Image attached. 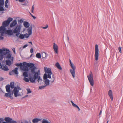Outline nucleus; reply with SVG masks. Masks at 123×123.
<instances>
[{
    "label": "nucleus",
    "mask_w": 123,
    "mask_h": 123,
    "mask_svg": "<svg viewBox=\"0 0 123 123\" xmlns=\"http://www.w3.org/2000/svg\"><path fill=\"white\" fill-rule=\"evenodd\" d=\"M36 68L35 67H33V68H31V71L32 73L33 74L34 78L30 77L29 78L30 81L32 83H34L35 82V80L37 79V81L40 84H41V82L43 81L42 78L40 76V73L39 70L37 71V72H35V70Z\"/></svg>",
    "instance_id": "1"
},
{
    "label": "nucleus",
    "mask_w": 123,
    "mask_h": 123,
    "mask_svg": "<svg viewBox=\"0 0 123 123\" xmlns=\"http://www.w3.org/2000/svg\"><path fill=\"white\" fill-rule=\"evenodd\" d=\"M21 90V89L18 86L17 87H15L13 91V93L14 94L15 97H17L19 95V90Z\"/></svg>",
    "instance_id": "2"
},
{
    "label": "nucleus",
    "mask_w": 123,
    "mask_h": 123,
    "mask_svg": "<svg viewBox=\"0 0 123 123\" xmlns=\"http://www.w3.org/2000/svg\"><path fill=\"white\" fill-rule=\"evenodd\" d=\"M91 86H93L94 85V81L93 75L91 72L89 75L87 76Z\"/></svg>",
    "instance_id": "3"
},
{
    "label": "nucleus",
    "mask_w": 123,
    "mask_h": 123,
    "mask_svg": "<svg viewBox=\"0 0 123 123\" xmlns=\"http://www.w3.org/2000/svg\"><path fill=\"white\" fill-rule=\"evenodd\" d=\"M70 65L72 68V69H70V71L72 76L74 79V78L75 74V70L76 69V67L73 64L71 65Z\"/></svg>",
    "instance_id": "4"
},
{
    "label": "nucleus",
    "mask_w": 123,
    "mask_h": 123,
    "mask_svg": "<svg viewBox=\"0 0 123 123\" xmlns=\"http://www.w3.org/2000/svg\"><path fill=\"white\" fill-rule=\"evenodd\" d=\"M95 60L97 61L98 59L99 56L98 46L97 44H96L95 45Z\"/></svg>",
    "instance_id": "5"
},
{
    "label": "nucleus",
    "mask_w": 123,
    "mask_h": 123,
    "mask_svg": "<svg viewBox=\"0 0 123 123\" xmlns=\"http://www.w3.org/2000/svg\"><path fill=\"white\" fill-rule=\"evenodd\" d=\"M21 67V69L27 72L29 70L28 68L26 65L27 63L25 62H23V63Z\"/></svg>",
    "instance_id": "6"
},
{
    "label": "nucleus",
    "mask_w": 123,
    "mask_h": 123,
    "mask_svg": "<svg viewBox=\"0 0 123 123\" xmlns=\"http://www.w3.org/2000/svg\"><path fill=\"white\" fill-rule=\"evenodd\" d=\"M21 26L20 25H18L13 30L14 33H20V31Z\"/></svg>",
    "instance_id": "7"
},
{
    "label": "nucleus",
    "mask_w": 123,
    "mask_h": 123,
    "mask_svg": "<svg viewBox=\"0 0 123 123\" xmlns=\"http://www.w3.org/2000/svg\"><path fill=\"white\" fill-rule=\"evenodd\" d=\"M32 26H30L27 29V31L28 32V34H26L25 35V37L26 38H28L30 35H31L32 34Z\"/></svg>",
    "instance_id": "8"
},
{
    "label": "nucleus",
    "mask_w": 123,
    "mask_h": 123,
    "mask_svg": "<svg viewBox=\"0 0 123 123\" xmlns=\"http://www.w3.org/2000/svg\"><path fill=\"white\" fill-rule=\"evenodd\" d=\"M18 68H16L14 69L12 71L9 72V74L10 75H12L14 74L17 75L18 74Z\"/></svg>",
    "instance_id": "9"
},
{
    "label": "nucleus",
    "mask_w": 123,
    "mask_h": 123,
    "mask_svg": "<svg viewBox=\"0 0 123 123\" xmlns=\"http://www.w3.org/2000/svg\"><path fill=\"white\" fill-rule=\"evenodd\" d=\"M6 30V28L3 26H1L0 27V35L1 36H3Z\"/></svg>",
    "instance_id": "10"
},
{
    "label": "nucleus",
    "mask_w": 123,
    "mask_h": 123,
    "mask_svg": "<svg viewBox=\"0 0 123 123\" xmlns=\"http://www.w3.org/2000/svg\"><path fill=\"white\" fill-rule=\"evenodd\" d=\"M44 71L45 73H47L48 74H52V73L51 71V69L50 68H48L47 70V68L46 67H45L44 68Z\"/></svg>",
    "instance_id": "11"
},
{
    "label": "nucleus",
    "mask_w": 123,
    "mask_h": 123,
    "mask_svg": "<svg viewBox=\"0 0 123 123\" xmlns=\"http://www.w3.org/2000/svg\"><path fill=\"white\" fill-rule=\"evenodd\" d=\"M53 48L54 49L55 52L56 54H58V45L55 43H54L53 46Z\"/></svg>",
    "instance_id": "12"
},
{
    "label": "nucleus",
    "mask_w": 123,
    "mask_h": 123,
    "mask_svg": "<svg viewBox=\"0 0 123 123\" xmlns=\"http://www.w3.org/2000/svg\"><path fill=\"white\" fill-rule=\"evenodd\" d=\"M17 22L16 20H13L10 25V27L12 28L15 26L17 24Z\"/></svg>",
    "instance_id": "13"
},
{
    "label": "nucleus",
    "mask_w": 123,
    "mask_h": 123,
    "mask_svg": "<svg viewBox=\"0 0 123 123\" xmlns=\"http://www.w3.org/2000/svg\"><path fill=\"white\" fill-rule=\"evenodd\" d=\"M4 120L6 121V122L11 123L12 120V119L9 117H6L5 118Z\"/></svg>",
    "instance_id": "14"
},
{
    "label": "nucleus",
    "mask_w": 123,
    "mask_h": 123,
    "mask_svg": "<svg viewBox=\"0 0 123 123\" xmlns=\"http://www.w3.org/2000/svg\"><path fill=\"white\" fill-rule=\"evenodd\" d=\"M9 23L7 20H6L3 22L2 23V26L6 28L7 26L9 24Z\"/></svg>",
    "instance_id": "15"
},
{
    "label": "nucleus",
    "mask_w": 123,
    "mask_h": 123,
    "mask_svg": "<svg viewBox=\"0 0 123 123\" xmlns=\"http://www.w3.org/2000/svg\"><path fill=\"white\" fill-rule=\"evenodd\" d=\"M9 93H6L5 97H9L11 99H12L13 98L12 96L13 93L11 94Z\"/></svg>",
    "instance_id": "16"
},
{
    "label": "nucleus",
    "mask_w": 123,
    "mask_h": 123,
    "mask_svg": "<svg viewBox=\"0 0 123 123\" xmlns=\"http://www.w3.org/2000/svg\"><path fill=\"white\" fill-rule=\"evenodd\" d=\"M42 119L40 118H35L33 119L32 121V122L33 123H37L39 121L42 120Z\"/></svg>",
    "instance_id": "17"
},
{
    "label": "nucleus",
    "mask_w": 123,
    "mask_h": 123,
    "mask_svg": "<svg viewBox=\"0 0 123 123\" xmlns=\"http://www.w3.org/2000/svg\"><path fill=\"white\" fill-rule=\"evenodd\" d=\"M14 33L13 32V31L11 30H6V33L8 35H12Z\"/></svg>",
    "instance_id": "18"
},
{
    "label": "nucleus",
    "mask_w": 123,
    "mask_h": 123,
    "mask_svg": "<svg viewBox=\"0 0 123 123\" xmlns=\"http://www.w3.org/2000/svg\"><path fill=\"white\" fill-rule=\"evenodd\" d=\"M108 94L110 96L111 100H112L113 99V98L112 95V92L111 90H110L108 92Z\"/></svg>",
    "instance_id": "19"
},
{
    "label": "nucleus",
    "mask_w": 123,
    "mask_h": 123,
    "mask_svg": "<svg viewBox=\"0 0 123 123\" xmlns=\"http://www.w3.org/2000/svg\"><path fill=\"white\" fill-rule=\"evenodd\" d=\"M1 68L3 70L5 71H7L9 70L8 67L6 65H3Z\"/></svg>",
    "instance_id": "20"
},
{
    "label": "nucleus",
    "mask_w": 123,
    "mask_h": 123,
    "mask_svg": "<svg viewBox=\"0 0 123 123\" xmlns=\"http://www.w3.org/2000/svg\"><path fill=\"white\" fill-rule=\"evenodd\" d=\"M10 86L9 85H7L6 86V88L7 92L10 93L11 92L10 90Z\"/></svg>",
    "instance_id": "21"
},
{
    "label": "nucleus",
    "mask_w": 123,
    "mask_h": 123,
    "mask_svg": "<svg viewBox=\"0 0 123 123\" xmlns=\"http://www.w3.org/2000/svg\"><path fill=\"white\" fill-rule=\"evenodd\" d=\"M24 26L26 28H29L30 26H30L29 23L27 22H25L24 23Z\"/></svg>",
    "instance_id": "22"
},
{
    "label": "nucleus",
    "mask_w": 123,
    "mask_h": 123,
    "mask_svg": "<svg viewBox=\"0 0 123 123\" xmlns=\"http://www.w3.org/2000/svg\"><path fill=\"white\" fill-rule=\"evenodd\" d=\"M9 51L8 49H3V55H7L8 53H9Z\"/></svg>",
    "instance_id": "23"
},
{
    "label": "nucleus",
    "mask_w": 123,
    "mask_h": 123,
    "mask_svg": "<svg viewBox=\"0 0 123 123\" xmlns=\"http://www.w3.org/2000/svg\"><path fill=\"white\" fill-rule=\"evenodd\" d=\"M26 65L27 66L31 68H33V67H35L34 64L32 63H27Z\"/></svg>",
    "instance_id": "24"
},
{
    "label": "nucleus",
    "mask_w": 123,
    "mask_h": 123,
    "mask_svg": "<svg viewBox=\"0 0 123 123\" xmlns=\"http://www.w3.org/2000/svg\"><path fill=\"white\" fill-rule=\"evenodd\" d=\"M45 84V86H49V85L50 81L49 80L46 79L44 81H43Z\"/></svg>",
    "instance_id": "25"
},
{
    "label": "nucleus",
    "mask_w": 123,
    "mask_h": 123,
    "mask_svg": "<svg viewBox=\"0 0 123 123\" xmlns=\"http://www.w3.org/2000/svg\"><path fill=\"white\" fill-rule=\"evenodd\" d=\"M55 66L57 67V68L60 70H62V68L60 66L58 62L56 63L55 64Z\"/></svg>",
    "instance_id": "26"
},
{
    "label": "nucleus",
    "mask_w": 123,
    "mask_h": 123,
    "mask_svg": "<svg viewBox=\"0 0 123 123\" xmlns=\"http://www.w3.org/2000/svg\"><path fill=\"white\" fill-rule=\"evenodd\" d=\"M6 65L10 66L11 64V61L9 60H6Z\"/></svg>",
    "instance_id": "27"
},
{
    "label": "nucleus",
    "mask_w": 123,
    "mask_h": 123,
    "mask_svg": "<svg viewBox=\"0 0 123 123\" xmlns=\"http://www.w3.org/2000/svg\"><path fill=\"white\" fill-rule=\"evenodd\" d=\"M25 37V35L20 34L19 36V38L21 39H23Z\"/></svg>",
    "instance_id": "28"
},
{
    "label": "nucleus",
    "mask_w": 123,
    "mask_h": 123,
    "mask_svg": "<svg viewBox=\"0 0 123 123\" xmlns=\"http://www.w3.org/2000/svg\"><path fill=\"white\" fill-rule=\"evenodd\" d=\"M42 123H51L50 122H49L47 120L43 119L42 121Z\"/></svg>",
    "instance_id": "29"
},
{
    "label": "nucleus",
    "mask_w": 123,
    "mask_h": 123,
    "mask_svg": "<svg viewBox=\"0 0 123 123\" xmlns=\"http://www.w3.org/2000/svg\"><path fill=\"white\" fill-rule=\"evenodd\" d=\"M27 71H25L24 72L23 74V76L25 77H28V75L27 72Z\"/></svg>",
    "instance_id": "30"
},
{
    "label": "nucleus",
    "mask_w": 123,
    "mask_h": 123,
    "mask_svg": "<svg viewBox=\"0 0 123 123\" xmlns=\"http://www.w3.org/2000/svg\"><path fill=\"white\" fill-rule=\"evenodd\" d=\"M10 87L12 88H14L15 87H14V83L13 82H10Z\"/></svg>",
    "instance_id": "31"
},
{
    "label": "nucleus",
    "mask_w": 123,
    "mask_h": 123,
    "mask_svg": "<svg viewBox=\"0 0 123 123\" xmlns=\"http://www.w3.org/2000/svg\"><path fill=\"white\" fill-rule=\"evenodd\" d=\"M4 4V0H0V6H3Z\"/></svg>",
    "instance_id": "32"
},
{
    "label": "nucleus",
    "mask_w": 123,
    "mask_h": 123,
    "mask_svg": "<svg viewBox=\"0 0 123 123\" xmlns=\"http://www.w3.org/2000/svg\"><path fill=\"white\" fill-rule=\"evenodd\" d=\"M72 105L75 108H77L78 106L76 104H74V103L72 101H70Z\"/></svg>",
    "instance_id": "33"
},
{
    "label": "nucleus",
    "mask_w": 123,
    "mask_h": 123,
    "mask_svg": "<svg viewBox=\"0 0 123 123\" xmlns=\"http://www.w3.org/2000/svg\"><path fill=\"white\" fill-rule=\"evenodd\" d=\"M36 56L37 57L40 58L41 57V56L40 53H37L36 54Z\"/></svg>",
    "instance_id": "34"
},
{
    "label": "nucleus",
    "mask_w": 123,
    "mask_h": 123,
    "mask_svg": "<svg viewBox=\"0 0 123 123\" xmlns=\"http://www.w3.org/2000/svg\"><path fill=\"white\" fill-rule=\"evenodd\" d=\"M23 80L26 82H28L30 80V79H29L27 78H26V77H24L23 79Z\"/></svg>",
    "instance_id": "35"
},
{
    "label": "nucleus",
    "mask_w": 123,
    "mask_h": 123,
    "mask_svg": "<svg viewBox=\"0 0 123 123\" xmlns=\"http://www.w3.org/2000/svg\"><path fill=\"white\" fill-rule=\"evenodd\" d=\"M15 65L17 67H20V68H21L22 65V63H17Z\"/></svg>",
    "instance_id": "36"
},
{
    "label": "nucleus",
    "mask_w": 123,
    "mask_h": 123,
    "mask_svg": "<svg viewBox=\"0 0 123 123\" xmlns=\"http://www.w3.org/2000/svg\"><path fill=\"white\" fill-rule=\"evenodd\" d=\"M6 57L7 58L10 59L11 57V55L9 53L7 54Z\"/></svg>",
    "instance_id": "37"
},
{
    "label": "nucleus",
    "mask_w": 123,
    "mask_h": 123,
    "mask_svg": "<svg viewBox=\"0 0 123 123\" xmlns=\"http://www.w3.org/2000/svg\"><path fill=\"white\" fill-rule=\"evenodd\" d=\"M47 75L46 74H44L43 77V79L44 80H46L47 79Z\"/></svg>",
    "instance_id": "38"
},
{
    "label": "nucleus",
    "mask_w": 123,
    "mask_h": 123,
    "mask_svg": "<svg viewBox=\"0 0 123 123\" xmlns=\"http://www.w3.org/2000/svg\"><path fill=\"white\" fill-rule=\"evenodd\" d=\"M12 18H11L9 17L8 18L7 20H6L9 23H10V22L12 21Z\"/></svg>",
    "instance_id": "39"
},
{
    "label": "nucleus",
    "mask_w": 123,
    "mask_h": 123,
    "mask_svg": "<svg viewBox=\"0 0 123 123\" xmlns=\"http://www.w3.org/2000/svg\"><path fill=\"white\" fill-rule=\"evenodd\" d=\"M46 86H39V88L40 89H44Z\"/></svg>",
    "instance_id": "40"
},
{
    "label": "nucleus",
    "mask_w": 123,
    "mask_h": 123,
    "mask_svg": "<svg viewBox=\"0 0 123 123\" xmlns=\"http://www.w3.org/2000/svg\"><path fill=\"white\" fill-rule=\"evenodd\" d=\"M55 80V77L54 76L52 77V79L50 80V82L52 83Z\"/></svg>",
    "instance_id": "41"
},
{
    "label": "nucleus",
    "mask_w": 123,
    "mask_h": 123,
    "mask_svg": "<svg viewBox=\"0 0 123 123\" xmlns=\"http://www.w3.org/2000/svg\"><path fill=\"white\" fill-rule=\"evenodd\" d=\"M5 11V10L3 8V7L1 6H0V11Z\"/></svg>",
    "instance_id": "42"
},
{
    "label": "nucleus",
    "mask_w": 123,
    "mask_h": 123,
    "mask_svg": "<svg viewBox=\"0 0 123 123\" xmlns=\"http://www.w3.org/2000/svg\"><path fill=\"white\" fill-rule=\"evenodd\" d=\"M46 54L45 53H44L42 54V57L43 58H44L46 57Z\"/></svg>",
    "instance_id": "43"
},
{
    "label": "nucleus",
    "mask_w": 123,
    "mask_h": 123,
    "mask_svg": "<svg viewBox=\"0 0 123 123\" xmlns=\"http://www.w3.org/2000/svg\"><path fill=\"white\" fill-rule=\"evenodd\" d=\"M27 93H30L31 92V91L30 89L29 88L27 89Z\"/></svg>",
    "instance_id": "44"
},
{
    "label": "nucleus",
    "mask_w": 123,
    "mask_h": 123,
    "mask_svg": "<svg viewBox=\"0 0 123 123\" xmlns=\"http://www.w3.org/2000/svg\"><path fill=\"white\" fill-rule=\"evenodd\" d=\"M34 6L33 5L32 6L31 8V12L32 13L34 12Z\"/></svg>",
    "instance_id": "45"
},
{
    "label": "nucleus",
    "mask_w": 123,
    "mask_h": 123,
    "mask_svg": "<svg viewBox=\"0 0 123 123\" xmlns=\"http://www.w3.org/2000/svg\"><path fill=\"white\" fill-rule=\"evenodd\" d=\"M51 74H48L47 75V78H48L50 79L51 78Z\"/></svg>",
    "instance_id": "46"
},
{
    "label": "nucleus",
    "mask_w": 123,
    "mask_h": 123,
    "mask_svg": "<svg viewBox=\"0 0 123 123\" xmlns=\"http://www.w3.org/2000/svg\"><path fill=\"white\" fill-rule=\"evenodd\" d=\"M48 25H47L45 27H42V28L43 29H46L48 28Z\"/></svg>",
    "instance_id": "47"
},
{
    "label": "nucleus",
    "mask_w": 123,
    "mask_h": 123,
    "mask_svg": "<svg viewBox=\"0 0 123 123\" xmlns=\"http://www.w3.org/2000/svg\"><path fill=\"white\" fill-rule=\"evenodd\" d=\"M11 123H18L17 121L12 120Z\"/></svg>",
    "instance_id": "48"
},
{
    "label": "nucleus",
    "mask_w": 123,
    "mask_h": 123,
    "mask_svg": "<svg viewBox=\"0 0 123 123\" xmlns=\"http://www.w3.org/2000/svg\"><path fill=\"white\" fill-rule=\"evenodd\" d=\"M4 120L2 118H0V123H1Z\"/></svg>",
    "instance_id": "49"
},
{
    "label": "nucleus",
    "mask_w": 123,
    "mask_h": 123,
    "mask_svg": "<svg viewBox=\"0 0 123 123\" xmlns=\"http://www.w3.org/2000/svg\"><path fill=\"white\" fill-rule=\"evenodd\" d=\"M3 49H0V54H2L3 53Z\"/></svg>",
    "instance_id": "50"
},
{
    "label": "nucleus",
    "mask_w": 123,
    "mask_h": 123,
    "mask_svg": "<svg viewBox=\"0 0 123 123\" xmlns=\"http://www.w3.org/2000/svg\"><path fill=\"white\" fill-rule=\"evenodd\" d=\"M12 50L13 51V52L15 54L16 52L15 51V49L14 48H13V49H12Z\"/></svg>",
    "instance_id": "51"
},
{
    "label": "nucleus",
    "mask_w": 123,
    "mask_h": 123,
    "mask_svg": "<svg viewBox=\"0 0 123 123\" xmlns=\"http://www.w3.org/2000/svg\"><path fill=\"white\" fill-rule=\"evenodd\" d=\"M30 52L31 53H32L33 52V49L32 48H31L30 50Z\"/></svg>",
    "instance_id": "52"
},
{
    "label": "nucleus",
    "mask_w": 123,
    "mask_h": 123,
    "mask_svg": "<svg viewBox=\"0 0 123 123\" xmlns=\"http://www.w3.org/2000/svg\"><path fill=\"white\" fill-rule=\"evenodd\" d=\"M3 58V55H1V56H0V60H1Z\"/></svg>",
    "instance_id": "53"
},
{
    "label": "nucleus",
    "mask_w": 123,
    "mask_h": 123,
    "mask_svg": "<svg viewBox=\"0 0 123 123\" xmlns=\"http://www.w3.org/2000/svg\"><path fill=\"white\" fill-rule=\"evenodd\" d=\"M4 80V79L3 78L0 77V81L3 80Z\"/></svg>",
    "instance_id": "54"
},
{
    "label": "nucleus",
    "mask_w": 123,
    "mask_h": 123,
    "mask_svg": "<svg viewBox=\"0 0 123 123\" xmlns=\"http://www.w3.org/2000/svg\"><path fill=\"white\" fill-rule=\"evenodd\" d=\"M25 0H18L19 2H24Z\"/></svg>",
    "instance_id": "55"
},
{
    "label": "nucleus",
    "mask_w": 123,
    "mask_h": 123,
    "mask_svg": "<svg viewBox=\"0 0 123 123\" xmlns=\"http://www.w3.org/2000/svg\"><path fill=\"white\" fill-rule=\"evenodd\" d=\"M121 47H119L118 48V49L119 50V52L120 53L121 52Z\"/></svg>",
    "instance_id": "56"
},
{
    "label": "nucleus",
    "mask_w": 123,
    "mask_h": 123,
    "mask_svg": "<svg viewBox=\"0 0 123 123\" xmlns=\"http://www.w3.org/2000/svg\"><path fill=\"white\" fill-rule=\"evenodd\" d=\"M28 46L27 44H25V45H24L23 47V48H25L26 47Z\"/></svg>",
    "instance_id": "57"
},
{
    "label": "nucleus",
    "mask_w": 123,
    "mask_h": 123,
    "mask_svg": "<svg viewBox=\"0 0 123 123\" xmlns=\"http://www.w3.org/2000/svg\"><path fill=\"white\" fill-rule=\"evenodd\" d=\"M5 6L6 8H8V6L7 5V4H5Z\"/></svg>",
    "instance_id": "58"
},
{
    "label": "nucleus",
    "mask_w": 123,
    "mask_h": 123,
    "mask_svg": "<svg viewBox=\"0 0 123 123\" xmlns=\"http://www.w3.org/2000/svg\"><path fill=\"white\" fill-rule=\"evenodd\" d=\"M24 123H28V122L26 120H24Z\"/></svg>",
    "instance_id": "59"
},
{
    "label": "nucleus",
    "mask_w": 123,
    "mask_h": 123,
    "mask_svg": "<svg viewBox=\"0 0 123 123\" xmlns=\"http://www.w3.org/2000/svg\"><path fill=\"white\" fill-rule=\"evenodd\" d=\"M16 33V36H17V37H18L19 34V33Z\"/></svg>",
    "instance_id": "60"
},
{
    "label": "nucleus",
    "mask_w": 123,
    "mask_h": 123,
    "mask_svg": "<svg viewBox=\"0 0 123 123\" xmlns=\"http://www.w3.org/2000/svg\"><path fill=\"white\" fill-rule=\"evenodd\" d=\"M2 36H0V40L1 39L3 40V39L4 37H2Z\"/></svg>",
    "instance_id": "61"
},
{
    "label": "nucleus",
    "mask_w": 123,
    "mask_h": 123,
    "mask_svg": "<svg viewBox=\"0 0 123 123\" xmlns=\"http://www.w3.org/2000/svg\"><path fill=\"white\" fill-rule=\"evenodd\" d=\"M69 61L70 63V65H71L73 64V63L71 62V61L70 60H69Z\"/></svg>",
    "instance_id": "62"
},
{
    "label": "nucleus",
    "mask_w": 123,
    "mask_h": 123,
    "mask_svg": "<svg viewBox=\"0 0 123 123\" xmlns=\"http://www.w3.org/2000/svg\"><path fill=\"white\" fill-rule=\"evenodd\" d=\"M8 2V0H6L5 4H7Z\"/></svg>",
    "instance_id": "63"
},
{
    "label": "nucleus",
    "mask_w": 123,
    "mask_h": 123,
    "mask_svg": "<svg viewBox=\"0 0 123 123\" xmlns=\"http://www.w3.org/2000/svg\"><path fill=\"white\" fill-rule=\"evenodd\" d=\"M32 17L34 19H35L36 18L33 15H32Z\"/></svg>",
    "instance_id": "64"
}]
</instances>
